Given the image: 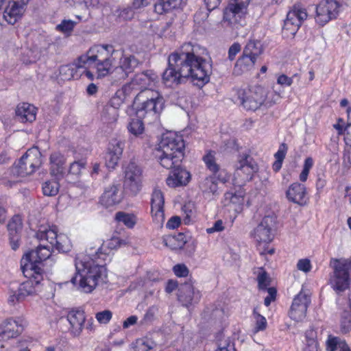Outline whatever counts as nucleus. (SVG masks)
I'll use <instances>...</instances> for the list:
<instances>
[{
    "instance_id": "nucleus-1",
    "label": "nucleus",
    "mask_w": 351,
    "mask_h": 351,
    "mask_svg": "<svg viewBox=\"0 0 351 351\" xmlns=\"http://www.w3.org/2000/svg\"><path fill=\"white\" fill-rule=\"evenodd\" d=\"M206 48L196 43H185L168 58V68L164 71L162 80L165 86L173 87L181 82L182 78L190 77L197 86H203L210 80L211 64L205 59Z\"/></svg>"
},
{
    "instance_id": "nucleus-2",
    "label": "nucleus",
    "mask_w": 351,
    "mask_h": 351,
    "mask_svg": "<svg viewBox=\"0 0 351 351\" xmlns=\"http://www.w3.org/2000/svg\"><path fill=\"white\" fill-rule=\"evenodd\" d=\"M50 256L49 249L45 247L30 250L23 255L21 269L28 279L20 284L16 289L10 288L8 302L10 305H15L27 296L35 295L41 291L44 276L43 262Z\"/></svg>"
},
{
    "instance_id": "nucleus-3",
    "label": "nucleus",
    "mask_w": 351,
    "mask_h": 351,
    "mask_svg": "<svg viewBox=\"0 0 351 351\" xmlns=\"http://www.w3.org/2000/svg\"><path fill=\"white\" fill-rule=\"evenodd\" d=\"M105 265L93 252L79 254L75 261L76 272L71 282L78 291L90 293L106 278Z\"/></svg>"
},
{
    "instance_id": "nucleus-4",
    "label": "nucleus",
    "mask_w": 351,
    "mask_h": 351,
    "mask_svg": "<svg viewBox=\"0 0 351 351\" xmlns=\"http://www.w3.org/2000/svg\"><path fill=\"white\" fill-rule=\"evenodd\" d=\"M184 149L182 136L174 132H168L162 134L154 156L162 167L170 169L181 162Z\"/></svg>"
},
{
    "instance_id": "nucleus-5",
    "label": "nucleus",
    "mask_w": 351,
    "mask_h": 351,
    "mask_svg": "<svg viewBox=\"0 0 351 351\" xmlns=\"http://www.w3.org/2000/svg\"><path fill=\"white\" fill-rule=\"evenodd\" d=\"M112 45H95L91 47L85 54L80 56V62L84 63V67L95 71L97 78L109 75L113 68Z\"/></svg>"
},
{
    "instance_id": "nucleus-6",
    "label": "nucleus",
    "mask_w": 351,
    "mask_h": 351,
    "mask_svg": "<svg viewBox=\"0 0 351 351\" xmlns=\"http://www.w3.org/2000/svg\"><path fill=\"white\" fill-rule=\"evenodd\" d=\"M164 99L159 92L154 89L140 91L133 102V109L138 118H148L150 121L158 118L164 107Z\"/></svg>"
},
{
    "instance_id": "nucleus-7",
    "label": "nucleus",
    "mask_w": 351,
    "mask_h": 351,
    "mask_svg": "<svg viewBox=\"0 0 351 351\" xmlns=\"http://www.w3.org/2000/svg\"><path fill=\"white\" fill-rule=\"evenodd\" d=\"M276 223V217L274 215L265 216L258 226L251 232V237L257 244L262 255L273 254L274 247L267 246L274 237V228Z\"/></svg>"
},
{
    "instance_id": "nucleus-8",
    "label": "nucleus",
    "mask_w": 351,
    "mask_h": 351,
    "mask_svg": "<svg viewBox=\"0 0 351 351\" xmlns=\"http://www.w3.org/2000/svg\"><path fill=\"white\" fill-rule=\"evenodd\" d=\"M265 90L261 87L239 88L234 90L232 101L241 105L246 110L254 111L263 105Z\"/></svg>"
},
{
    "instance_id": "nucleus-9",
    "label": "nucleus",
    "mask_w": 351,
    "mask_h": 351,
    "mask_svg": "<svg viewBox=\"0 0 351 351\" xmlns=\"http://www.w3.org/2000/svg\"><path fill=\"white\" fill-rule=\"evenodd\" d=\"M351 281V259H336L330 278L332 288L339 294L346 290Z\"/></svg>"
},
{
    "instance_id": "nucleus-10",
    "label": "nucleus",
    "mask_w": 351,
    "mask_h": 351,
    "mask_svg": "<svg viewBox=\"0 0 351 351\" xmlns=\"http://www.w3.org/2000/svg\"><path fill=\"white\" fill-rule=\"evenodd\" d=\"M42 164L41 153L37 147L29 149L22 157L14 164L12 173L24 177L34 173Z\"/></svg>"
},
{
    "instance_id": "nucleus-11",
    "label": "nucleus",
    "mask_w": 351,
    "mask_h": 351,
    "mask_svg": "<svg viewBox=\"0 0 351 351\" xmlns=\"http://www.w3.org/2000/svg\"><path fill=\"white\" fill-rule=\"evenodd\" d=\"M307 16L306 8L300 4H295L287 14L282 28L283 36L287 38H293Z\"/></svg>"
},
{
    "instance_id": "nucleus-12",
    "label": "nucleus",
    "mask_w": 351,
    "mask_h": 351,
    "mask_svg": "<svg viewBox=\"0 0 351 351\" xmlns=\"http://www.w3.org/2000/svg\"><path fill=\"white\" fill-rule=\"evenodd\" d=\"M250 0H232L223 11L222 25L230 26L233 29L243 25L245 10Z\"/></svg>"
},
{
    "instance_id": "nucleus-13",
    "label": "nucleus",
    "mask_w": 351,
    "mask_h": 351,
    "mask_svg": "<svg viewBox=\"0 0 351 351\" xmlns=\"http://www.w3.org/2000/svg\"><path fill=\"white\" fill-rule=\"evenodd\" d=\"M258 170V165L250 156H240L234 173V184L237 186L245 184L252 180Z\"/></svg>"
},
{
    "instance_id": "nucleus-14",
    "label": "nucleus",
    "mask_w": 351,
    "mask_h": 351,
    "mask_svg": "<svg viewBox=\"0 0 351 351\" xmlns=\"http://www.w3.org/2000/svg\"><path fill=\"white\" fill-rule=\"evenodd\" d=\"M342 10L343 5L337 0H322L316 6L315 21L324 26L337 19Z\"/></svg>"
},
{
    "instance_id": "nucleus-15",
    "label": "nucleus",
    "mask_w": 351,
    "mask_h": 351,
    "mask_svg": "<svg viewBox=\"0 0 351 351\" xmlns=\"http://www.w3.org/2000/svg\"><path fill=\"white\" fill-rule=\"evenodd\" d=\"M123 186L125 191L136 195L142 186V170L134 162L123 166Z\"/></svg>"
},
{
    "instance_id": "nucleus-16",
    "label": "nucleus",
    "mask_w": 351,
    "mask_h": 351,
    "mask_svg": "<svg viewBox=\"0 0 351 351\" xmlns=\"http://www.w3.org/2000/svg\"><path fill=\"white\" fill-rule=\"evenodd\" d=\"M62 80H77L84 75L88 80H93L95 74L84 67V63L80 62V57L73 64L62 65L59 69Z\"/></svg>"
},
{
    "instance_id": "nucleus-17",
    "label": "nucleus",
    "mask_w": 351,
    "mask_h": 351,
    "mask_svg": "<svg viewBox=\"0 0 351 351\" xmlns=\"http://www.w3.org/2000/svg\"><path fill=\"white\" fill-rule=\"evenodd\" d=\"M311 303V298L308 293L302 289L293 298L290 311L289 317L291 319L301 322L306 315V311Z\"/></svg>"
},
{
    "instance_id": "nucleus-18",
    "label": "nucleus",
    "mask_w": 351,
    "mask_h": 351,
    "mask_svg": "<svg viewBox=\"0 0 351 351\" xmlns=\"http://www.w3.org/2000/svg\"><path fill=\"white\" fill-rule=\"evenodd\" d=\"M123 245H125L124 240L118 237H112L104 242L98 249H90L88 252H93V256L104 264L111 261L112 250L117 249Z\"/></svg>"
},
{
    "instance_id": "nucleus-19",
    "label": "nucleus",
    "mask_w": 351,
    "mask_h": 351,
    "mask_svg": "<svg viewBox=\"0 0 351 351\" xmlns=\"http://www.w3.org/2000/svg\"><path fill=\"white\" fill-rule=\"evenodd\" d=\"M158 80V76L152 71L143 72L136 74L132 80L125 84L129 86L130 91L153 89Z\"/></svg>"
},
{
    "instance_id": "nucleus-20",
    "label": "nucleus",
    "mask_w": 351,
    "mask_h": 351,
    "mask_svg": "<svg viewBox=\"0 0 351 351\" xmlns=\"http://www.w3.org/2000/svg\"><path fill=\"white\" fill-rule=\"evenodd\" d=\"M123 148L124 143L120 140L112 139L109 142L104 157L107 168L113 169L116 167L123 154Z\"/></svg>"
},
{
    "instance_id": "nucleus-21",
    "label": "nucleus",
    "mask_w": 351,
    "mask_h": 351,
    "mask_svg": "<svg viewBox=\"0 0 351 351\" xmlns=\"http://www.w3.org/2000/svg\"><path fill=\"white\" fill-rule=\"evenodd\" d=\"M69 323V331L74 337H78L82 333L86 322L85 312L80 308L71 310L66 316Z\"/></svg>"
},
{
    "instance_id": "nucleus-22",
    "label": "nucleus",
    "mask_w": 351,
    "mask_h": 351,
    "mask_svg": "<svg viewBox=\"0 0 351 351\" xmlns=\"http://www.w3.org/2000/svg\"><path fill=\"white\" fill-rule=\"evenodd\" d=\"M164 205L162 192L158 189H154L151 197V213L154 220L160 224H162L165 221Z\"/></svg>"
},
{
    "instance_id": "nucleus-23",
    "label": "nucleus",
    "mask_w": 351,
    "mask_h": 351,
    "mask_svg": "<svg viewBox=\"0 0 351 351\" xmlns=\"http://www.w3.org/2000/svg\"><path fill=\"white\" fill-rule=\"evenodd\" d=\"M173 171L166 179L168 186L171 188L179 187L186 185L191 180L190 173L185 169L181 167L180 164L173 167Z\"/></svg>"
},
{
    "instance_id": "nucleus-24",
    "label": "nucleus",
    "mask_w": 351,
    "mask_h": 351,
    "mask_svg": "<svg viewBox=\"0 0 351 351\" xmlns=\"http://www.w3.org/2000/svg\"><path fill=\"white\" fill-rule=\"evenodd\" d=\"M286 197L289 202L304 206L308 201L306 188L303 184L293 182L288 187Z\"/></svg>"
},
{
    "instance_id": "nucleus-25",
    "label": "nucleus",
    "mask_w": 351,
    "mask_h": 351,
    "mask_svg": "<svg viewBox=\"0 0 351 351\" xmlns=\"http://www.w3.org/2000/svg\"><path fill=\"white\" fill-rule=\"evenodd\" d=\"M58 233V228L56 226L49 224L41 225L36 233V237L39 241H47L49 245L40 244L36 249L40 247H45L49 249L51 254V246Z\"/></svg>"
},
{
    "instance_id": "nucleus-26",
    "label": "nucleus",
    "mask_w": 351,
    "mask_h": 351,
    "mask_svg": "<svg viewBox=\"0 0 351 351\" xmlns=\"http://www.w3.org/2000/svg\"><path fill=\"white\" fill-rule=\"evenodd\" d=\"M123 194L120 184H113L107 187L101 197L100 202L106 207L119 204L123 199Z\"/></svg>"
},
{
    "instance_id": "nucleus-27",
    "label": "nucleus",
    "mask_w": 351,
    "mask_h": 351,
    "mask_svg": "<svg viewBox=\"0 0 351 351\" xmlns=\"http://www.w3.org/2000/svg\"><path fill=\"white\" fill-rule=\"evenodd\" d=\"M201 298L199 290L192 285L186 284L179 289L178 300L183 306L189 307L190 305L197 303Z\"/></svg>"
},
{
    "instance_id": "nucleus-28",
    "label": "nucleus",
    "mask_w": 351,
    "mask_h": 351,
    "mask_svg": "<svg viewBox=\"0 0 351 351\" xmlns=\"http://www.w3.org/2000/svg\"><path fill=\"white\" fill-rule=\"evenodd\" d=\"M23 330V327L14 319H9L0 324V341H6L17 337Z\"/></svg>"
},
{
    "instance_id": "nucleus-29",
    "label": "nucleus",
    "mask_w": 351,
    "mask_h": 351,
    "mask_svg": "<svg viewBox=\"0 0 351 351\" xmlns=\"http://www.w3.org/2000/svg\"><path fill=\"white\" fill-rule=\"evenodd\" d=\"M245 192L239 189L235 192L229 191L224 194L223 205L230 207L236 213H240L245 202Z\"/></svg>"
},
{
    "instance_id": "nucleus-30",
    "label": "nucleus",
    "mask_w": 351,
    "mask_h": 351,
    "mask_svg": "<svg viewBox=\"0 0 351 351\" xmlns=\"http://www.w3.org/2000/svg\"><path fill=\"white\" fill-rule=\"evenodd\" d=\"M139 64L138 60L133 55L124 54L120 58L119 66L116 69V73L120 75L119 79L124 80L132 73Z\"/></svg>"
},
{
    "instance_id": "nucleus-31",
    "label": "nucleus",
    "mask_w": 351,
    "mask_h": 351,
    "mask_svg": "<svg viewBox=\"0 0 351 351\" xmlns=\"http://www.w3.org/2000/svg\"><path fill=\"white\" fill-rule=\"evenodd\" d=\"M25 8L26 7L19 3L17 1L11 0L4 10L3 18L8 23L14 25L22 17Z\"/></svg>"
},
{
    "instance_id": "nucleus-32",
    "label": "nucleus",
    "mask_w": 351,
    "mask_h": 351,
    "mask_svg": "<svg viewBox=\"0 0 351 351\" xmlns=\"http://www.w3.org/2000/svg\"><path fill=\"white\" fill-rule=\"evenodd\" d=\"M15 113L19 121L32 123L36 119L37 108L32 104L23 102L17 105Z\"/></svg>"
},
{
    "instance_id": "nucleus-33",
    "label": "nucleus",
    "mask_w": 351,
    "mask_h": 351,
    "mask_svg": "<svg viewBox=\"0 0 351 351\" xmlns=\"http://www.w3.org/2000/svg\"><path fill=\"white\" fill-rule=\"evenodd\" d=\"M10 244L13 250L19 246V234L22 230V219L20 216L16 215L12 218L8 225Z\"/></svg>"
},
{
    "instance_id": "nucleus-34",
    "label": "nucleus",
    "mask_w": 351,
    "mask_h": 351,
    "mask_svg": "<svg viewBox=\"0 0 351 351\" xmlns=\"http://www.w3.org/2000/svg\"><path fill=\"white\" fill-rule=\"evenodd\" d=\"M50 171L52 176L62 178L64 173L66 158L60 152H55L50 156Z\"/></svg>"
},
{
    "instance_id": "nucleus-35",
    "label": "nucleus",
    "mask_w": 351,
    "mask_h": 351,
    "mask_svg": "<svg viewBox=\"0 0 351 351\" xmlns=\"http://www.w3.org/2000/svg\"><path fill=\"white\" fill-rule=\"evenodd\" d=\"M125 112L130 117L127 126L128 132L134 136H140L145 130L144 124L142 121L143 118H138L136 115L135 117H132L134 112L133 108L128 107Z\"/></svg>"
},
{
    "instance_id": "nucleus-36",
    "label": "nucleus",
    "mask_w": 351,
    "mask_h": 351,
    "mask_svg": "<svg viewBox=\"0 0 351 351\" xmlns=\"http://www.w3.org/2000/svg\"><path fill=\"white\" fill-rule=\"evenodd\" d=\"M256 62V59L243 53L236 62L234 72L240 75L243 72L250 71L254 67Z\"/></svg>"
},
{
    "instance_id": "nucleus-37",
    "label": "nucleus",
    "mask_w": 351,
    "mask_h": 351,
    "mask_svg": "<svg viewBox=\"0 0 351 351\" xmlns=\"http://www.w3.org/2000/svg\"><path fill=\"white\" fill-rule=\"evenodd\" d=\"M186 3V0H162L156 4L155 10L158 13L168 12L171 9L181 8Z\"/></svg>"
},
{
    "instance_id": "nucleus-38",
    "label": "nucleus",
    "mask_w": 351,
    "mask_h": 351,
    "mask_svg": "<svg viewBox=\"0 0 351 351\" xmlns=\"http://www.w3.org/2000/svg\"><path fill=\"white\" fill-rule=\"evenodd\" d=\"M131 93L129 86L125 84L121 88L117 90L114 95L110 99V105L119 109Z\"/></svg>"
},
{
    "instance_id": "nucleus-39",
    "label": "nucleus",
    "mask_w": 351,
    "mask_h": 351,
    "mask_svg": "<svg viewBox=\"0 0 351 351\" xmlns=\"http://www.w3.org/2000/svg\"><path fill=\"white\" fill-rule=\"evenodd\" d=\"M71 243L68 236L63 233H58L57 237L51 246L59 252H66L71 250Z\"/></svg>"
},
{
    "instance_id": "nucleus-40",
    "label": "nucleus",
    "mask_w": 351,
    "mask_h": 351,
    "mask_svg": "<svg viewBox=\"0 0 351 351\" xmlns=\"http://www.w3.org/2000/svg\"><path fill=\"white\" fill-rule=\"evenodd\" d=\"M283 92V89L280 88H276V86L274 85L272 87V90L269 92L265 90V96L263 105L268 108L272 106L280 100Z\"/></svg>"
},
{
    "instance_id": "nucleus-41",
    "label": "nucleus",
    "mask_w": 351,
    "mask_h": 351,
    "mask_svg": "<svg viewBox=\"0 0 351 351\" xmlns=\"http://www.w3.org/2000/svg\"><path fill=\"white\" fill-rule=\"evenodd\" d=\"M54 178H52L49 180L45 182L43 184V194L46 196H55L56 195L60 190V183L59 180L60 178H57L56 176H53Z\"/></svg>"
},
{
    "instance_id": "nucleus-42",
    "label": "nucleus",
    "mask_w": 351,
    "mask_h": 351,
    "mask_svg": "<svg viewBox=\"0 0 351 351\" xmlns=\"http://www.w3.org/2000/svg\"><path fill=\"white\" fill-rule=\"evenodd\" d=\"M119 117L118 109L111 105L104 107L101 114V120L107 124L114 123Z\"/></svg>"
},
{
    "instance_id": "nucleus-43",
    "label": "nucleus",
    "mask_w": 351,
    "mask_h": 351,
    "mask_svg": "<svg viewBox=\"0 0 351 351\" xmlns=\"http://www.w3.org/2000/svg\"><path fill=\"white\" fill-rule=\"evenodd\" d=\"M341 326L343 332L346 333L351 330V292L348 297V307L341 315Z\"/></svg>"
},
{
    "instance_id": "nucleus-44",
    "label": "nucleus",
    "mask_w": 351,
    "mask_h": 351,
    "mask_svg": "<svg viewBox=\"0 0 351 351\" xmlns=\"http://www.w3.org/2000/svg\"><path fill=\"white\" fill-rule=\"evenodd\" d=\"M200 189L204 193L215 195L218 190V186L215 176H209L206 178L200 183Z\"/></svg>"
},
{
    "instance_id": "nucleus-45",
    "label": "nucleus",
    "mask_w": 351,
    "mask_h": 351,
    "mask_svg": "<svg viewBox=\"0 0 351 351\" xmlns=\"http://www.w3.org/2000/svg\"><path fill=\"white\" fill-rule=\"evenodd\" d=\"M262 52L263 49L261 43L257 40H250L243 51V53L250 56L256 60Z\"/></svg>"
},
{
    "instance_id": "nucleus-46",
    "label": "nucleus",
    "mask_w": 351,
    "mask_h": 351,
    "mask_svg": "<svg viewBox=\"0 0 351 351\" xmlns=\"http://www.w3.org/2000/svg\"><path fill=\"white\" fill-rule=\"evenodd\" d=\"M115 220L123 223L128 228H132L136 223V217L134 214L122 211L116 213Z\"/></svg>"
},
{
    "instance_id": "nucleus-47",
    "label": "nucleus",
    "mask_w": 351,
    "mask_h": 351,
    "mask_svg": "<svg viewBox=\"0 0 351 351\" xmlns=\"http://www.w3.org/2000/svg\"><path fill=\"white\" fill-rule=\"evenodd\" d=\"M41 53L42 51L37 48L27 49L23 55L22 60L27 64L34 63L40 58Z\"/></svg>"
},
{
    "instance_id": "nucleus-48",
    "label": "nucleus",
    "mask_w": 351,
    "mask_h": 351,
    "mask_svg": "<svg viewBox=\"0 0 351 351\" xmlns=\"http://www.w3.org/2000/svg\"><path fill=\"white\" fill-rule=\"evenodd\" d=\"M346 341L342 340L338 337L328 335L326 341V351H335L340 349L341 344L345 343Z\"/></svg>"
},
{
    "instance_id": "nucleus-49",
    "label": "nucleus",
    "mask_w": 351,
    "mask_h": 351,
    "mask_svg": "<svg viewBox=\"0 0 351 351\" xmlns=\"http://www.w3.org/2000/svg\"><path fill=\"white\" fill-rule=\"evenodd\" d=\"M314 165V160L312 157H307L304 159L302 165V169L299 175V180L302 182H305L308 177L311 169Z\"/></svg>"
},
{
    "instance_id": "nucleus-50",
    "label": "nucleus",
    "mask_w": 351,
    "mask_h": 351,
    "mask_svg": "<svg viewBox=\"0 0 351 351\" xmlns=\"http://www.w3.org/2000/svg\"><path fill=\"white\" fill-rule=\"evenodd\" d=\"M203 160L206 164L207 168L214 174L218 172L219 166L216 163L214 152H208L203 157Z\"/></svg>"
},
{
    "instance_id": "nucleus-51",
    "label": "nucleus",
    "mask_w": 351,
    "mask_h": 351,
    "mask_svg": "<svg viewBox=\"0 0 351 351\" xmlns=\"http://www.w3.org/2000/svg\"><path fill=\"white\" fill-rule=\"evenodd\" d=\"M256 278L260 289L265 290L268 289V286L270 283V278L263 268H258Z\"/></svg>"
},
{
    "instance_id": "nucleus-52",
    "label": "nucleus",
    "mask_w": 351,
    "mask_h": 351,
    "mask_svg": "<svg viewBox=\"0 0 351 351\" xmlns=\"http://www.w3.org/2000/svg\"><path fill=\"white\" fill-rule=\"evenodd\" d=\"M115 15L118 22L128 21L133 19L134 12L131 8H123L116 11Z\"/></svg>"
},
{
    "instance_id": "nucleus-53",
    "label": "nucleus",
    "mask_w": 351,
    "mask_h": 351,
    "mask_svg": "<svg viewBox=\"0 0 351 351\" xmlns=\"http://www.w3.org/2000/svg\"><path fill=\"white\" fill-rule=\"evenodd\" d=\"M253 317L255 320V332H259L264 330L267 326V322L265 317L258 313L256 309H254Z\"/></svg>"
},
{
    "instance_id": "nucleus-54",
    "label": "nucleus",
    "mask_w": 351,
    "mask_h": 351,
    "mask_svg": "<svg viewBox=\"0 0 351 351\" xmlns=\"http://www.w3.org/2000/svg\"><path fill=\"white\" fill-rule=\"evenodd\" d=\"M76 24L77 23L72 20L64 19L56 26V29L58 32L69 35L73 30Z\"/></svg>"
},
{
    "instance_id": "nucleus-55",
    "label": "nucleus",
    "mask_w": 351,
    "mask_h": 351,
    "mask_svg": "<svg viewBox=\"0 0 351 351\" xmlns=\"http://www.w3.org/2000/svg\"><path fill=\"white\" fill-rule=\"evenodd\" d=\"M86 162L84 160L74 161L70 165L68 176H78L80 175L82 170L85 168Z\"/></svg>"
},
{
    "instance_id": "nucleus-56",
    "label": "nucleus",
    "mask_w": 351,
    "mask_h": 351,
    "mask_svg": "<svg viewBox=\"0 0 351 351\" xmlns=\"http://www.w3.org/2000/svg\"><path fill=\"white\" fill-rule=\"evenodd\" d=\"M216 351H236L234 343L230 337H223L219 342L218 348Z\"/></svg>"
},
{
    "instance_id": "nucleus-57",
    "label": "nucleus",
    "mask_w": 351,
    "mask_h": 351,
    "mask_svg": "<svg viewBox=\"0 0 351 351\" xmlns=\"http://www.w3.org/2000/svg\"><path fill=\"white\" fill-rule=\"evenodd\" d=\"M112 317V313L110 310H104L95 314L97 321L101 324H108Z\"/></svg>"
},
{
    "instance_id": "nucleus-58",
    "label": "nucleus",
    "mask_w": 351,
    "mask_h": 351,
    "mask_svg": "<svg viewBox=\"0 0 351 351\" xmlns=\"http://www.w3.org/2000/svg\"><path fill=\"white\" fill-rule=\"evenodd\" d=\"M154 342L147 339H140L136 341L137 351H150L154 348Z\"/></svg>"
},
{
    "instance_id": "nucleus-59",
    "label": "nucleus",
    "mask_w": 351,
    "mask_h": 351,
    "mask_svg": "<svg viewBox=\"0 0 351 351\" xmlns=\"http://www.w3.org/2000/svg\"><path fill=\"white\" fill-rule=\"evenodd\" d=\"M306 339L307 343L309 346H311L313 348H315L317 346V332L313 328H311L306 330L305 333Z\"/></svg>"
},
{
    "instance_id": "nucleus-60",
    "label": "nucleus",
    "mask_w": 351,
    "mask_h": 351,
    "mask_svg": "<svg viewBox=\"0 0 351 351\" xmlns=\"http://www.w3.org/2000/svg\"><path fill=\"white\" fill-rule=\"evenodd\" d=\"M224 229L225 226L223 221L221 219H218L215 221L211 227L206 228V232L208 234H211L215 232H221L223 231Z\"/></svg>"
},
{
    "instance_id": "nucleus-61",
    "label": "nucleus",
    "mask_w": 351,
    "mask_h": 351,
    "mask_svg": "<svg viewBox=\"0 0 351 351\" xmlns=\"http://www.w3.org/2000/svg\"><path fill=\"white\" fill-rule=\"evenodd\" d=\"M297 268L304 273L310 271L312 268L310 260L308 258L300 259L297 263Z\"/></svg>"
},
{
    "instance_id": "nucleus-62",
    "label": "nucleus",
    "mask_w": 351,
    "mask_h": 351,
    "mask_svg": "<svg viewBox=\"0 0 351 351\" xmlns=\"http://www.w3.org/2000/svg\"><path fill=\"white\" fill-rule=\"evenodd\" d=\"M277 84L280 86V88L290 86L293 84V78L288 77L285 74L279 75L277 77Z\"/></svg>"
},
{
    "instance_id": "nucleus-63",
    "label": "nucleus",
    "mask_w": 351,
    "mask_h": 351,
    "mask_svg": "<svg viewBox=\"0 0 351 351\" xmlns=\"http://www.w3.org/2000/svg\"><path fill=\"white\" fill-rule=\"evenodd\" d=\"M171 24L170 23H166L161 25L160 28L158 29L155 33L159 37H167L171 36Z\"/></svg>"
},
{
    "instance_id": "nucleus-64",
    "label": "nucleus",
    "mask_w": 351,
    "mask_h": 351,
    "mask_svg": "<svg viewBox=\"0 0 351 351\" xmlns=\"http://www.w3.org/2000/svg\"><path fill=\"white\" fill-rule=\"evenodd\" d=\"M173 271L178 277H186L189 274V269L184 264L176 265L173 268Z\"/></svg>"
}]
</instances>
